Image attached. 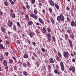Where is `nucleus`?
I'll list each match as a JSON object with an SVG mask.
<instances>
[{
    "label": "nucleus",
    "mask_w": 76,
    "mask_h": 76,
    "mask_svg": "<svg viewBox=\"0 0 76 76\" xmlns=\"http://www.w3.org/2000/svg\"><path fill=\"white\" fill-rule=\"evenodd\" d=\"M23 57L25 58H28V53H25L23 56Z\"/></svg>",
    "instance_id": "obj_13"
},
{
    "label": "nucleus",
    "mask_w": 76,
    "mask_h": 76,
    "mask_svg": "<svg viewBox=\"0 0 76 76\" xmlns=\"http://www.w3.org/2000/svg\"><path fill=\"white\" fill-rule=\"evenodd\" d=\"M3 56L2 55L1 56V58H0V60L1 61H3Z\"/></svg>",
    "instance_id": "obj_25"
},
{
    "label": "nucleus",
    "mask_w": 76,
    "mask_h": 76,
    "mask_svg": "<svg viewBox=\"0 0 76 76\" xmlns=\"http://www.w3.org/2000/svg\"><path fill=\"white\" fill-rule=\"evenodd\" d=\"M72 61L73 62H75V59L73 58L72 59Z\"/></svg>",
    "instance_id": "obj_54"
},
{
    "label": "nucleus",
    "mask_w": 76,
    "mask_h": 76,
    "mask_svg": "<svg viewBox=\"0 0 76 76\" xmlns=\"http://www.w3.org/2000/svg\"><path fill=\"white\" fill-rule=\"evenodd\" d=\"M13 59H14V60L15 61H16V58H15V57H12Z\"/></svg>",
    "instance_id": "obj_52"
},
{
    "label": "nucleus",
    "mask_w": 76,
    "mask_h": 76,
    "mask_svg": "<svg viewBox=\"0 0 76 76\" xmlns=\"http://www.w3.org/2000/svg\"><path fill=\"white\" fill-rule=\"evenodd\" d=\"M48 31L49 32V33L51 32V30H50V28H48Z\"/></svg>",
    "instance_id": "obj_45"
},
{
    "label": "nucleus",
    "mask_w": 76,
    "mask_h": 76,
    "mask_svg": "<svg viewBox=\"0 0 76 76\" xmlns=\"http://www.w3.org/2000/svg\"><path fill=\"white\" fill-rule=\"evenodd\" d=\"M17 43L18 44H20V41L18 40L17 41Z\"/></svg>",
    "instance_id": "obj_38"
},
{
    "label": "nucleus",
    "mask_w": 76,
    "mask_h": 76,
    "mask_svg": "<svg viewBox=\"0 0 76 76\" xmlns=\"http://www.w3.org/2000/svg\"><path fill=\"white\" fill-rule=\"evenodd\" d=\"M8 38H9V37L7 36H5V39H7Z\"/></svg>",
    "instance_id": "obj_57"
},
{
    "label": "nucleus",
    "mask_w": 76,
    "mask_h": 76,
    "mask_svg": "<svg viewBox=\"0 0 76 76\" xmlns=\"http://www.w3.org/2000/svg\"><path fill=\"white\" fill-rule=\"evenodd\" d=\"M14 53H15V54H16V51H15V50H14L13 51Z\"/></svg>",
    "instance_id": "obj_63"
},
{
    "label": "nucleus",
    "mask_w": 76,
    "mask_h": 76,
    "mask_svg": "<svg viewBox=\"0 0 76 76\" xmlns=\"http://www.w3.org/2000/svg\"><path fill=\"white\" fill-rule=\"evenodd\" d=\"M57 20L58 22H60L61 20V16H59L57 17Z\"/></svg>",
    "instance_id": "obj_15"
},
{
    "label": "nucleus",
    "mask_w": 76,
    "mask_h": 76,
    "mask_svg": "<svg viewBox=\"0 0 76 76\" xmlns=\"http://www.w3.org/2000/svg\"><path fill=\"white\" fill-rule=\"evenodd\" d=\"M5 54L6 56H7L8 55H9V53H8V52H6Z\"/></svg>",
    "instance_id": "obj_49"
},
{
    "label": "nucleus",
    "mask_w": 76,
    "mask_h": 76,
    "mask_svg": "<svg viewBox=\"0 0 76 76\" xmlns=\"http://www.w3.org/2000/svg\"><path fill=\"white\" fill-rule=\"evenodd\" d=\"M32 44L33 45H36V43L34 42H32Z\"/></svg>",
    "instance_id": "obj_51"
},
{
    "label": "nucleus",
    "mask_w": 76,
    "mask_h": 76,
    "mask_svg": "<svg viewBox=\"0 0 76 76\" xmlns=\"http://www.w3.org/2000/svg\"><path fill=\"white\" fill-rule=\"evenodd\" d=\"M69 70L72 71V72H75V68L74 66H72L71 68H69Z\"/></svg>",
    "instance_id": "obj_6"
},
{
    "label": "nucleus",
    "mask_w": 76,
    "mask_h": 76,
    "mask_svg": "<svg viewBox=\"0 0 76 76\" xmlns=\"http://www.w3.org/2000/svg\"><path fill=\"white\" fill-rule=\"evenodd\" d=\"M8 3L7 2V1H5L4 2V4L5 5V6H8V5L7 4Z\"/></svg>",
    "instance_id": "obj_29"
},
{
    "label": "nucleus",
    "mask_w": 76,
    "mask_h": 76,
    "mask_svg": "<svg viewBox=\"0 0 76 76\" xmlns=\"http://www.w3.org/2000/svg\"><path fill=\"white\" fill-rule=\"evenodd\" d=\"M33 54L34 57H37V55H36L35 53H33Z\"/></svg>",
    "instance_id": "obj_62"
},
{
    "label": "nucleus",
    "mask_w": 76,
    "mask_h": 76,
    "mask_svg": "<svg viewBox=\"0 0 76 76\" xmlns=\"http://www.w3.org/2000/svg\"><path fill=\"white\" fill-rule=\"evenodd\" d=\"M12 18H16V16H15V14H13L12 16Z\"/></svg>",
    "instance_id": "obj_33"
},
{
    "label": "nucleus",
    "mask_w": 76,
    "mask_h": 76,
    "mask_svg": "<svg viewBox=\"0 0 76 76\" xmlns=\"http://www.w3.org/2000/svg\"><path fill=\"white\" fill-rule=\"evenodd\" d=\"M27 66L28 67H30L31 66V64H30V63L28 62H27Z\"/></svg>",
    "instance_id": "obj_23"
},
{
    "label": "nucleus",
    "mask_w": 76,
    "mask_h": 76,
    "mask_svg": "<svg viewBox=\"0 0 76 76\" xmlns=\"http://www.w3.org/2000/svg\"><path fill=\"white\" fill-rule=\"evenodd\" d=\"M26 7L27 9H30V7L28 5H26Z\"/></svg>",
    "instance_id": "obj_42"
},
{
    "label": "nucleus",
    "mask_w": 76,
    "mask_h": 76,
    "mask_svg": "<svg viewBox=\"0 0 76 76\" xmlns=\"http://www.w3.org/2000/svg\"><path fill=\"white\" fill-rule=\"evenodd\" d=\"M50 20H51V21L52 24H54V23H55V22H54V19H53V18H51Z\"/></svg>",
    "instance_id": "obj_20"
},
{
    "label": "nucleus",
    "mask_w": 76,
    "mask_h": 76,
    "mask_svg": "<svg viewBox=\"0 0 76 76\" xmlns=\"http://www.w3.org/2000/svg\"><path fill=\"white\" fill-rule=\"evenodd\" d=\"M43 69L45 70V71H46V69H45V67L44 66L43 67Z\"/></svg>",
    "instance_id": "obj_48"
},
{
    "label": "nucleus",
    "mask_w": 76,
    "mask_h": 76,
    "mask_svg": "<svg viewBox=\"0 0 76 76\" xmlns=\"http://www.w3.org/2000/svg\"><path fill=\"white\" fill-rule=\"evenodd\" d=\"M49 10L50 13H52V12H53V11L52 10V9H51V8H49Z\"/></svg>",
    "instance_id": "obj_36"
},
{
    "label": "nucleus",
    "mask_w": 76,
    "mask_h": 76,
    "mask_svg": "<svg viewBox=\"0 0 76 76\" xmlns=\"http://www.w3.org/2000/svg\"><path fill=\"white\" fill-rule=\"evenodd\" d=\"M42 31L44 34H45V33L46 32V29H45V27L43 28Z\"/></svg>",
    "instance_id": "obj_18"
},
{
    "label": "nucleus",
    "mask_w": 76,
    "mask_h": 76,
    "mask_svg": "<svg viewBox=\"0 0 76 76\" xmlns=\"http://www.w3.org/2000/svg\"><path fill=\"white\" fill-rule=\"evenodd\" d=\"M40 22H41V23H42V24H43V23H44V21L42 20Z\"/></svg>",
    "instance_id": "obj_59"
},
{
    "label": "nucleus",
    "mask_w": 76,
    "mask_h": 76,
    "mask_svg": "<svg viewBox=\"0 0 76 76\" xmlns=\"http://www.w3.org/2000/svg\"><path fill=\"white\" fill-rule=\"evenodd\" d=\"M52 39L54 42L56 41V38L54 36H52Z\"/></svg>",
    "instance_id": "obj_35"
},
{
    "label": "nucleus",
    "mask_w": 76,
    "mask_h": 76,
    "mask_svg": "<svg viewBox=\"0 0 76 76\" xmlns=\"http://www.w3.org/2000/svg\"><path fill=\"white\" fill-rule=\"evenodd\" d=\"M54 72L55 73H56V74H57V72H58V71H57V70L56 69H55Z\"/></svg>",
    "instance_id": "obj_46"
},
{
    "label": "nucleus",
    "mask_w": 76,
    "mask_h": 76,
    "mask_svg": "<svg viewBox=\"0 0 76 76\" xmlns=\"http://www.w3.org/2000/svg\"><path fill=\"white\" fill-rule=\"evenodd\" d=\"M3 12H2L1 11H0V15H1V16L2 15H3Z\"/></svg>",
    "instance_id": "obj_47"
},
{
    "label": "nucleus",
    "mask_w": 76,
    "mask_h": 76,
    "mask_svg": "<svg viewBox=\"0 0 76 76\" xmlns=\"http://www.w3.org/2000/svg\"><path fill=\"white\" fill-rule=\"evenodd\" d=\"M63 53L64 57L65 58H69V52H68L67 51L66 52V51H64Z\"/></svg>",
    "instance_id": "obj_1"
},
{
    "label": "nucleus",
    "mask_w": 76,
    "mask_h": 76,
    "mask_svg": "<svg viewBox=\"0 0 76 76\" xmlns=\"http://www.w3.org/2000/svg\"><path fill=\"white\" fill-rule=\"evenodd\" d=\"M68 42L69 43V44L70 46L71 47V48H72V47H73L72 41L70 39H68Z\"/></svg>",
    "instance_id": "obj_5"
},
{
    "label": "nucleus",
    "mask_w": 76,
    "mask_h": 76,
    "mask_svg": "<svg viewBox=\"0 0 76 76\" xmlns=\"http://www.w3.org/2000/svg\"><path fill=\"white\" fill-rule=\"evenodd\" d=\"M36 64L37 65V67H39V63L38 61L36 62Z\"/></svg>",
    "instance_id": "obj_40"
},
{
    "label": "nucleus",
    "mask_w": 76,
    "mask_h": 76,
    "mask_svg": "<svg viewBox=\"0 0 76 76\" xmlns=\"http://www.w3.org/2000/svg\"><path fill=\"white\" fill-rule=\"evenodd\" d=\"M0 76H4V75L2 74H0Z\"/></svg>",
    "instance_id": "obj_64"
},
{
    "label": "nucleus",
    "mask_w": 76,
    "mask_h": 76,
    "mask_svg": "<svg viewBox=\"0 0 76 76\" xmlns=\"http://www.w3.org/2000/svg\"><path fill=\"white\" fill-rule=\"evenodd\" d=\"M17 26L18 27H20V24L19 23V22H17Z\"/></svg>",
    "instance_id": "obj_31"
},
{
    "label": "nucleus",
    "mask_w": 76,
    "mask_h": 76,
    "mask_svg": "<svg viewBox=\"0 0 76 76\" xmlns=\"http://www.w3.org/2000/svg\"><path fill=\"white\" fill-rule=\"evenodd\" d=\"M46 37L49 41L51 40V34L50 33H48Z\"/></svg>",
    "instance_id": "obj_4"
},
{
    "label": "nucleus",
    "mask_w": 76,
    "mask_h": 76,
    "mask_svg": "<svg viewBox=\"0 0 76 76\" xmlns=\"http://www.w3.org/2000/svg\"><path fill=\"white\" fill-rule=\"evenodd\" d=\"M3 63L4 66H7V63L6 61L5 60H4Z\"/></svg>",
    "instance_id": "obj_8"
},
{
    "label": "nucleus",
    "mask_w": 76,
    "mask_h": 76,
    "mask_svg": "<svg viewBox=\"0 0 76 76\" xmlns=\"http://www.w3.org/2000/svg\"><path fill=\"white\" fill-rule=\"evenodd\" d=\"M13 25V23L12 22H11L10 21H9L8 22V26L9 27H11V25Z\"/></svg>",
    "instance_id": "obj_9"
},
{
    "label": "nucleus",
    "mask_w": 76,
    "mask_h": 76,
    "mask_svg": "<svg viewBox=\"0 0 76 76\" xmlns=\"http://www.w3.org/2000/svg\"><path fill=\"white\" fill-rule=\"evenodd\" d=\"M35 35V34L34 33H29V35L30 37H31V38H32V37H33V35Z\"/></svg>",
    "instance_id": "obj_12"
},
{
    "label": "nucleus",
    "mask_w": 76,
    "mask_h": 76,
    "mask_svg": "<svg viewBox=\"0 0 76 76\" xmlns=\"http://www.w3.org/2000/svg\"><path fill=\"white\" fill-rule=\"evenodd\" d=\"M1 30L2 32H4L6 31V29L3 27H2L1 28Z\"/></svg>",
    "instance_id": "obj_14"
},
{
    "label": "nucleus",
    "mask_w": 76,
    "mask_h": 76,
    "mask_svg": "<svg viewBox=\"0 0 76 76\" xmlns=\"http://www.w3.org/2000/svg\"><path fill=\"white\" fill-rule=\"evenodd\" d=\"M40 51H39V50H38L37 52L38 54H40Z\"/></svg>",
    "instance_id": "obj_61"
},
{
    "label": "nucleus",
    "mask_w": 76,
    "mask_h": 76,
    "mask_svg": "<svg viewBox=\"0 0 76 76\" xmlns=\"http://www.w3.org/2000/svg\"><path fill=\"white\" fill-rule=\"evenodd\" d=\"M0 46L1 49H2V50L4 49V47H3V45H2L1 44L0 45Z\"/></svg>",
    "instance_id": "obj_34"
},
{
    "label": "nucleus",
    "mask_w": 76,
    "mask_h": 76,
    "mask_svg": "<svg viewBox=\"0 0 76 76\" xmlns=\"http://www.w3.org/2000/svg\"><path fill=\"white\" fill-rule=\"evenodd\" d=\"M65 39H67V38H69V36H68V35L67 34H65Z\"/></svg>",
    "instance_id": "obj_28"
},
{
    "label": "nucleus",
    "mask_w": 76,
    "mask_h": 76,
    "mask_svg": "<svg viewBox=\"0 0 76 76\" xmlns=\"http://www.w3.org/2000/svg\"><path fill=\"white\" fill-rule=\"evenodd\" d=\"M72 10H75V8L74 7L72 6Z\"/></svg>",
    "instance_id": "obj_53"
},
{
    "label": "nucleus",
    "mask_w": 76,
    "mask_h": 76,
    "mask_svg": "<svg viewBox=\"0 0 76 76\" xmlns=\"http://www.w3.org/2000/svg\"><path fill=\"white\" fill-rule=\"evenodd\" d=\"M11 4H12V5H13V4H15V2L13 1H11Z\"/></svg>",
    "instance_id": "obj_50"
},
{
    "label": "nucleus",
    "mask_w": 76,
    "mask_h": 76,
    "mask_svg": "<svg viewBox=\"0 0 76 76\" xmlns=\"http://www.w3.org/2000/svg\"><path fill=\"white\" fill-rule=\"evenodd\" d=\"M35 1V0H31V4H34Z\"/></svg>",
    "instance_id": "obj_37"
},
{
    "label": "nucleus",
    "mask_w": 76,
    "mask_h": 76,
    "mask_svg": "<svg viewBox=\"0 0 76 76\" xmlns=\"http://www.w3.org/2000/svg\"><path fill=\"white\" fill-rule=\"evenodd\" d=\"M23 73L25 76H27V75H28V72H24Z\"/></svg>",
    "instance_id": "obj_30"
},
{
    "label": "nucleus",
    "mask_w": 76,
    "mask_h": 76,
    "mask_svg": "<svg viewBox=\"0 0 76 76\" xmlns=\"http://www.w3.org/2000/svg\"><path fill=\"white\" fill-rule=\"evenodd\" d=\"M50 5H51L52 6H54V3L52 0L50 1Z\"/></svg>",
    "instance_id": "obj_7"
},
{
    "label": "nucleus",
    "mask_w": 76,
    "mask_h": 76,
    "mask_svg": "<svg viewBox=\"0 0 76 76\" xmlns=\"http://www.w3.org/2000/svg\"><path fill=\"white\" fill-rule=\"evenodd\" d=\"M60 66L61 70L64 71V64H63V62H60Z\"/></svg>",
    "instance_id": "obj_3"
},
{
    "label": "nucleus",
    "mask_w": 76,
    "mask_h": 76,
    "mask_svg": "<svg viewBox=\"0 0 76 76\" xmlns=\"http://www.w3.org/2000/svg\"><path fill=\"white\" fill-rule=\"evenodd\" d=\"M28 24L29 25H32V24H33V23L32 22V21H30L28 22Z\"/></svg>",
    "instance_id": "obj_26"
},
{
    "label": "nucleus",
    "mask_w": 76,
    "mask_h": 76,
    "mask_svg": "<svg viewBox=\"0 0 76 76\" xmlns=\"http://www.w3.org/2000/svg\"><path fill=\"white\" fill-rule=\"evenodd\" d=\"M39 22H40L42 20V19L41 18H39Z\"/></svg>",
    "instance_id": "obj_60"
},
{
    "label": "nucleus",
    "mask_w": 76,
    "mask_h": 76,
    "mask_svg": "<svg viewBox=\"0 0 76 76\" xmlns=\"http://www.w3.org/2000/svg\"><path fill=\"white\" fill-rule=\"evenodd\" d=\"M23 66L24 67H26L27 66V64L26 63H23Z\"/></svg>",
    "instance_id": "obj_22"
},
{
    "label": "nucleus",
    "mask_w": 76,
    "mask_h": 76,
    "mask_svg": "<svg viewBox=\"0 0 76 76\" xmlns=\"http://www.w3.org/2000/svg\"><path fill=\"white\" fill-rule=\"evenodd\" d=\"M13 29L15 31H16L17 29L16 28V26L15 25H13Z\"/></svg>",
    "instance_id": "obj_17"
},
{
    "label": "nucleus",
    "mask_w": 76,
    "mask_h": 76,
    "mask_svg": "<svg viewBox=\"0 0 76 76\" xmlns=\"http://www.w3.org/2000/svg\"><path fill=\"white\" fill-rule=\"evenodd\" d=\"M70 37L72 38V39H74V38H75V35H74L73 34H70Z\"/></svg>",
    "instance_id": "obj_11"
},
{
    "label": "nucleus",
    "mask_w": 76,
    "mask_h": 76,
    "mask_svg": "<svg viewBox=\"0 0 76 76\" xmlns=\"http://www.w3.org/2000/svg\"><path fill=\"white\" fill-rule=\"evenodd\" d=\"M56 59L57 61H60V57H58V56H56Z\"/></svg>",
    "instance_id": "obj_27"
},
{
    "label": "nucleus",
    "mask_w": 76,
    "mask_h": 76,
    "mask_svg": "<svg viewBox=\"0 0 76 76\" xmlns=\"http://www.w3.org/2000/svg\"><path fill=\"white\" fill-rule=\"evenodd\" d=\"M41 50L42 51L43 53H44V52H45V49H44V48H42Z\"/></svg>",
    "instance_id": "obj_41"
},
{
    "label": "nucleus",
    "mask_w": 76,
    "mask_h": 76,
    "mask_svg": "<svg viewBox=\"0 0 76 76\" xmlns=\"http://www.w3.org/2000/svg\"><path fill=\"white\" fill-rule=\"evenodd\" d=\"M61 19L62 21H64V17L63 15H61Z\"/></svg>",
    "instance_id": "obj_10"
},
{
    "label": "nucleus",
    "mask_w": 76,
    "mask_h": 76,
    "mask_svg": "<svg viewBox=\"0 0 76 76\" xmlns=\"http://www.w3.org/2000/svg\"><path fill=\"white\" fill-rule=\"evenodd\" d=\"M9 61L10 63H13V60L12 59L10 60Z\"/></svg>",
    "instance_id": "obj_43"
},
{
    "label": "nucleus",
    "mask_w": 76,
    "mask_h": 76,
    "mask_svg": "<svg viewBox=\"0 0 76 76\" xmlns=\"http://www.w3.org/2000/svg\"><path fill=\"white\" fill-rule=\"evenodd\" d=\"M58 56H59V57H60V58L62 57V55H61V53H60L58 52Z\"/></svg>",
    "instance_id": "obj_24"
},
{
    "label": "nucleus",
    "mask_w": 76,
    "mask_h": 76,
    "mask_svg": "<svg viewBox=\"0 0 76 76\" xmlns=\"http://www.w3.org/2000/svg\"><path fill=\"white\" fill-rule=\"evenodd\" d=\"M5 42L8 45H9V44H10V43H9V42L8 41H6Z\"/></svg>",
    "instance_id": "obj_44"
},
{
    "label": "nucleus",
    "mask_w": 76,
    "mask_h": 76,
    "mask_svg": "<svg viewBox=\"0 0 76 76\" xmlns=\"http://www.w3.org/2000/svg\"><path fill=\"white\" fill-rule=\"evenodd\" d=\"M48 69L49 70H51V66H50V65H48Z\"/></svg>",
    "instance_id": "obj_32"
},
{
    "label": "nucleus",
    "mask_w": 76,
    "mask_h": 76,
    "mask_svg": "<svg viewBox=\"0 0 76 76\" xmlns=\"http://www.w3.org/2000/svg\"><path fill=\"white\" fill-rule=\"evenodd\" d=\"M34 13H35V14H37V13H38V12H37V10H35L34 11Z\"/></svg>",
    "instance_id": "obj_39"
},
{
    "label": "nucleus",
    "mask_w": 76,
    "mask_h": 76,
    "mask_svg": "<svg viewBox=\"0 0 76 76\" xmlns=\"http://www.w3.org/2000/svg\"><path fill=\"white\" fill-rule=\"evenodd\" d=\"M67 32H68V33H69V34L70 33V30H69V29H68L67 30Z\"/></svg>",
    "instance_id": "obj_56"
},
{
    "label": "nucleus",
    "mask_w": 76,
    "mask_h": 76,
    "mask_svg": "<svg viewBox=\"0 0 76 76\" xmlns=\"http://www.w3.org/2000/svg\"><path fill=\"white\" fill-rule=\"evenodd\" d=\"M54 5L56 7V9L58 10V9H59V6H58V5L57 4H54Z\"/></svg>",
    "instance_id": "obj_19"
},
{
    "label": "nucleus",
    "mask_w": 76,
    "mask_h": 76,
    "mask_svg": "<svg viewBox=\"0 0 76 76\" xmlns=\"http://www.w3.org/2000/svg\"><path fill=\"white\" fill-rule=\"evenodd\" d=\"M49 61L51 63H54V60L53 58H50Z\"/></svg>",
    "instance_id": "obj_16"
},
{
    "label": "nucleus",
    "mask_w": 76,
    "mask_h": 76,
    "mask_svg": "<svg viewBox=\"0 0 76 76\" xmlns=\"http://www.w3.org/2000/svg\"><path fill=\"white\" fill-rule=\"evenodd\" d=\"M56 68L57 69H59V67L58 66V65H56Z\"/></svg>",
    "instance_id": "obj_55"
},
{
    "label": "nucleus",
    "mask_w": 76,
    "mask_h": 76,
    "mask_svg": "<svg viewBox=\"0 0 76 76\" xmlns=\"http://www.w3.org/2000/svg\"><path fill=\"white\" fill-rule=\"evenodd\" d=\"M30 16V17L33 18L35 19H38V17L36 15H35L34 14L31 13V14Z\"/></svg>",
    "instance_id": "obj_2"
},
{
    "label": "nucleus",
    "mask_w": 76,
    "mask_h": 76,
    "mask_svg": "<svg viewBox=\"0 0 76 76\" xmlns=\"http://www.w3.org/2000/svg\"><path fill=\"white\" fill-rule=\"evenodd\" d=\"M71 25L72 26H75V23H74L73 21L72 20V22L71 23Z\"/></svg>",
    "instance_id": "obj_21"
},
{
    "label": "nucleus",
    "mask_w": 76,
    "mask_h": 76,
    "mask_svg": "<svg viewBox=\"0 0 76 76\" xmlns=\"http://www.w3.org/2000/svg\"><path fill=\"white\" fill-rule=\"evenodd\" d=\"M31 58L32 59V60H35V57H34V56H32L31 57Z\"/></svg>",
    "instance_id": "obj_58"
}]
</instances>
